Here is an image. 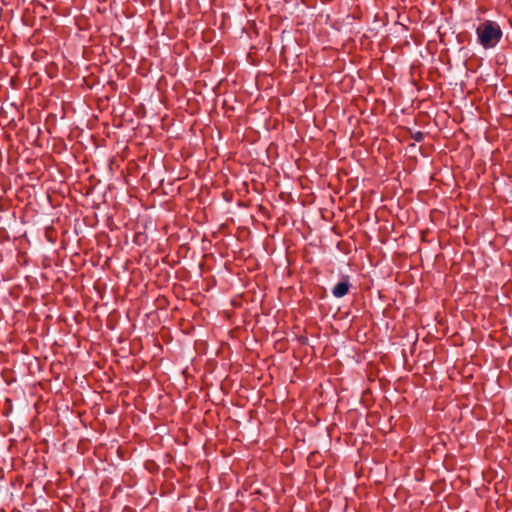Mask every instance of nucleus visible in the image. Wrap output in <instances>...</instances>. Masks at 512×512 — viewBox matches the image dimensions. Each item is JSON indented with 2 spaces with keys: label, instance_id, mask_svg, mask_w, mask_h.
Listing matches in <instances>:
<instances>
[{
  "label": "nucleus",
  "instance_id": "f257e3e1",
  "mask_svg": "<svg viewBox=\"0 0 512 512\" xmlns=\"http://www.w3.org/2000/svg\"><path fill=\"white\" fill-rule=\"evenodd\" d=\"M478 42L485 49L495 47L502 38V30L496 22L486 20L476 29Z\"/></svg>",
  "mask_w": 512,
  "mask_h": 512
},
{
  "label": "nucleus",
  "instance_id": "f03ea898",
  "mask_svg": "<svg viewBox=\"0 0 512 512\" xmlns=\"http://www.w3.org/2000/svg\"><path fill=\"white\" fill-rule=\"evenodd\" d=\"M349 288L350 284L348 279L346 278L334 286V288L332 289V294L336 298H342L348 293Z\"/></svg>",
  "mask_w": 512,
  "mask_h": 512
},
{
  "label": "nucleus",
  "instance_id": "7ed1b4c3",
  "mask_svg": "<svg viewBox=\"0 0 512 512\" xmlns=\"http://www.w3.org/2000/svg\"><path fill=\"white\" fill-rule=\"evenodd\" d=\"M414 140H416L417 142H420L423 140L424 138V134L422 132H417L414 136H413Z\"/></svg>",
  "mask_w": 512,
  "mask_h": 512
}]
</instances>
